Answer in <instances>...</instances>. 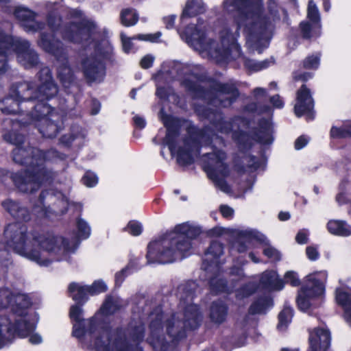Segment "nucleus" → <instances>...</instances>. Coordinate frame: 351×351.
<instances>
[{
    "mask_svg": "<svg viewBox=\"0 0 351 351\" xmlns=\"http://www.w3.org/2000/svg\"><path fill=\"white\" fill-rule=\"evenodd\" d=\"M205 10L206 8L202 0H189L181 16V23H185L187 18L202 14Z\"/></svg>",
    "mask_w": 351,
    "mask_h": 351,
    "instance_id": "32",
    "label": "nucleus"
},
{
    "mask_svg": "<svg viewBox=\"0 0 351 351\" xmlns=\"http://www.w3.org/2000/svg\"><path fill=\"white\" fill-rule=\"evenodd\" d=\"M220 211L222 215L226 218L232 217L234 213L233 209L227 206H221L220 207Z\"/></svg>",
    "mask_w": 351,
    "mask_h": 351,
    "instance_id": "55",
    "label": "nucleus"
},
{
    "mask_svg": "<svg viewBox=\"0 0 351 351\" xmlns=\"http://www.w3.org/2000/svg\"><path fill=\"white\" fill-rule=\"evenodd\" d=\"M306 254L308 258L313 261L317 260L319 257L317 249L313 246H308L306 247Z\"/></svg>",
    "mask_w": 351,
    "mask_h": 351,
    "instance_id": "49",
    "label": "nucleus"
},
{
    "mask_svg": "<svg viewBox=\"0 0 351 351\" xmlns=\"http://www.w3.org/2000/svg\"><path fill=\"white\" fill-rule=\"evenodd\" d=\"M12 52L16 53L18 62L25 68L34 66L38 62V56L30 48L27 40L5 35L0 30V74L7 70V59Z\"/></svg>",
    "mask_w": 351,
    "mask_h": 351,
    "instance_id": "14",
    "label": "nucleus"
},
{
    "mask_svg": "<svg viewBox=\"0 0 351 351\" xmlns=\"http://www.w3.org/2000/svg\"><path fill=\"white\" fill-rule=\"evenodd\" d=\"M31 305V302L28 295L21 293H13L12 295L11 310L12 311V319L16 323V319L23 321L28 316L36 315L33 312L27 313V308Z\"/></svg>",
    "mask_w": 351,
    "mask_h": 351,
    "instance_id": "25",
    "label": "nucleus"
},
{
    "mask_svg": "<svg viewBox=\"0 0 351 351\" xmlns=\"http://www.w3.org/2000/svg\"><path fill=\"white\" fill-rule=\"evenodd\" d=\"M137 260L131 261L130 263L120 271L115 274V284L120 286L123 282L125 278L130 274V270L134 268Z\"/></svg>",
    "mask_w": 351,
    "mask_h": 351,
    "instance_id": "42",
    "label": "nucleus"
},
{
    "mask_svg": "<svg viewBox=\"0 0 351 351\" xmlns=\"http://www.w3.org/2000/svg\"><path fill=\"white\" fill-rule=\"evenodd\" d=\"M231 274L238 276L239 278H241L244 275L243 269L240 267L232 268Z\"/></svg>",
    "mask_w": 351,
    "mask_h": 351,
    "instance_id": "59",
    "label": "nucleus"
},
{
    "mask_svg": "<svg viewBox=\"0 0 351 351\" xmlns=\"http://www.w3.org/2000/svg\"><path fill=\"white\" fill-rule=\"evenodd\" d=\"M308 138L306 136H301L298 137L295 142V148L298 150L302 149L306 145Z\"/></svg>",
    "mask_w": 351,
    "mask_h": 351,
    "instance_id": "53",
    "label": "nucleus"
},
{
    "mask_svg": "<svg viewBox=\"0 0 351 351\" xmlns=\"http://www.w3.org/2000/svg\"><path fill=\"white\" fill-rule=\"evenodd\" d=\"M128 231L134 236H138L142 232V226L138 221H130L127 226Z\"/></svg>",
    "mask_w": 351,
    "mask_h": 351,
    "instance_id": "47",
    "label": "nucleus"
},
{
    "mask_svg": "<svg viewBox=\"0 0 351 351\" xmlns=\"http://www.w3.org/2000/svg\"><path fill=\"white\" fill-rule=\"evenodd\" d=\"M246 110L247 111H252V112L256 111L257 110V105L255 103H252L246 107Z\"/></svg>",
    "mask_w": 351,
    "mask_h": 351,
    "instance_id": "63",
    "label": "nucleus"
},
{
    "mask_svg": "<svg viewBox=\"0 0 351 351\" xmlns=\"http://www.w3.org/2000/svg\"><path fill=\"white\" fill-rule=\"evenodd\" d=\"M99 110H100V104L97 101H93L91 114L93 115L97 114L99 112Z\"/></svg>",
    "mask_w": 351,
    "mask_h": 351,
    "instance_id": "58",
    "label": "nucleus"
},
{
    "mask_svg": "<svg viewBox=\"0 0 351 351\" xmlns=\"http://www.w3.org/2000/svg\"><path fill=\"white\" fill-rule=\"evenodd\" d=\"M326 228L335 236L347 237L351 235V226L343 220L330 219L326 224Z\"/></svg>",
    "mask_w": 351,
    "mask_h": 351,
    "instance_id": "31",
    "label": "nucleus"
},
{
    "mask_svg": "<svg viewBox=\"0 0 351 351\" xmlns=\"http://www.w3.org/2000/svg\"><path fill=\"white\" fill-rule=\"evenodd\" d=\"M271 306V299L269 297H263L259 298L251 305L250 313L252 314L264 313Z\"/></svg>",
    "mask_w": 351,
    "mask_h": 351,
    "instance_id": "36",
    "label": "nucleus"
},
{
    "mask_svg": "<svg viewBox=\"0 0 351 351\" xmlns=\"http://www.w3.org/2000/svg\"><path fill=\"white\" fill-rule=\"evenodd\" d=\"M243 162H246L248 167L254 170L260 168L261 166V162H259L255 157L251 156H245L243 157Z\"/></svg>",
    "mask_w": 351,
    "mask_h": 351,
    "instance_id": "48",
    "label": "nucleus"
},
{
    "mask_svg": "<svg viewBox=\"0 0 351 351\" xmlns=\"http://www.w3.org/2000/svg\"><path fill=\"white\" fill-rule=\"evenodd\" d=\"M69 207L81 212L82 205L80 203L69 202L66 195L61 191H55L53 189L42 191L38 204L34 207V212L40 217H52L53 215L64 214Z\"/></svg>",
    "mask_w": 351,
    "mask_h": 351,
    "instance_id": "16",
    "label": "nucleus"
},
{
    "mask_svg": "<svg viewBox=\"0 0 351 351\" xmlns=\"http://www.w3.org/2000/svg\"><path fill=\"white\" fill-rule=\"evenodd\" d=\"M199 66L197 65L175 62L162 64V69L153 76L156 82L157 96L160 98L166 97L167 93L162 86V84L169 83L176 79L188 90L192 92L195 97H206L204 90L199 84Z\"/></svg>",
    "mask_w": 351,
    "mask_h": 351,
    "instance_id": "11",
    "label": "nucleus"
},
{
    "mask_svg": "<svg viewBox=\"0 0 351 351\" xmlns=\"http://www.w3.org/2000/svg\"><path fill=\"white\" fill-rule=\"evenodd\" d=\"M2 206L16 219L23 221H28L30 219L29 210L18 202L7 199L2 202Z\"/></svg>",
    "mask_w": 351,
    "mask_h": 351,
    "instance_id": "29",
    "label": "nucleus"
},
{
    "mask_svg": "<svg viewBox=\"0 0 351 351\" xmlns=\"http://www.w3.org/2000/svg\"><path fill=\"white\" fill-rule=\"evenodd\" d=\"M14 14L21 22L22 26L27 32L42 31L45 28V24L35 21L36 14L26 8H16Z\"/></svg>",
    "mask_w": 351,
    "mask_h": 351,
    "instance_id": "26",
    "label": "nucleus"
},
{
    "mask_svg": "<svg viewBox=\"0 0 351 351\" xmlns=\"http://www.w3.org/2000/svg\"><path fill=\"white\" fill-rule=\"evenodd\" d=\"M308 230L306 229L300 230L295 237L296 241L300 244L306 243L308 241Z\"/></svg>",
    "mask_w": 351,
    "mask_h": 351,
    "instance_id": "50",
    "label": "nucleus"
},
{
    "mask_svg": "<svg viewBox=\"0 0 351 351\" xmlns=\"http://www.w3.org/2000/svg\"><path fill=\"white\" fill-rule=\"evenodd\" d=\"M285 281L293 287H298L300 285V281L298 274L293 271H287L285 275Z\"/></svg>",
    "mask_w": 351,
    "mask_h": 351,
    "instance_id": "46",
    "label": "nucleus"
},
{
    "mask_svg": "<svg viewBox=\"0 0 351 351\" xmlns=\"http://www.w3.org/2000/svg\"><path fill=\"white\" fill-rule=\"evenodd\" d=\"M223 9L228 13L236 12L231 27L223 26L215 41L206 32L205 26L198 23L190 25L179 33L182 40L203 57L217 62H228L241 57L237 43L239 31L252 51L261 53L269 47L275 29L281 21L287 22V12L276 0H223Z\"/></svg>",
    "mask_w": 351,
    "mask_h": 351,
    "instance_id": "1",
    "label": "nucleus"
},
{
    "mask_svg": "<svg viewBox=\"0 0 351 351\" xmlns=\"http://www.w3.org/2000/svg\"><path fill=\"white\" fill-rule=\"evenodd\" d=\"M82 304L77 302L71 306L69 316L73 324V335L80 339L82 343L88 348L97 351H125L114 349L108 346L106 341L101 340V331L98 330L101 323L99 320V313H96L88 319L83 318Z\"/></svg>",
    "mask_w": 351,
    "mask_h": 351,
    "instance_id": "13",
    "label": "nucleus"
},
{
    "mask_svg": "<svg viewBox=\"0 0 351 351\" xmlns=\"http://www.w3.org/2000/svg\"><path fill=\"white\" fill-rule=\"evenodd\" d=\"M162 110L160 111V118L167 128V134L163 141V144L168 146L172 156L177 154L178 162L189 165L193 162V150L195 149L198 151L199 145H203L209 143H214L213 147H215L217 142L223 144L218 135L210 131V128H205L200 132L198 142L193 141L190 145L189 141H185L184 145L188 150L184 151L181 149H177L176 139L178 136V130L171 124V119L162 114ZM226 155L225 152L213 147V152L206 153L202 156L203 167L206 172L208 178L213 181L215 186L221 191L228 193L230 192V187L227 184L225 178L229 174V167L226 162Z\"/></svg>",
    "mask_w": 351,
    "mask_h": 351,
    "instance_id": "5",
    "label": "nucleus"
},
{
    "mask_svg": "<svg viewBox=\"0 0 351 351\" xmlns=\"http://www.w3.org/2000/svg\"><path fill=\"white\" fill-rule=\"evenodd\" d=\"M278 217L281 221H286L289 219L290 215L289 213L281 212L279 213Z\"/></svg>",
    "mask_w": 351,
    "mask_h": 351,
    "instance_id": "61",
    "label": "nucleus"
},
{
    "mask_svg": "<svg viewBox=\"0 0 351 351\" xmlns=\"http://www.w3.org/2000/svg\"><path fill=\"white\" fill-rule=\"evenodd\" d=\"M121 23L125 27L134 25L138 21V15L134 10L124 9L120 14Z\"/></svg>",
    "mask_w": 351,
    "mask_h": 351,
    "instance_id": "37",
    "label": "nucleus"
},
{
    "mask_svg": "<svg viewBox=\"0 0 351 351\" xmlns=\"http://www.w3.org/2000/svg\"><path fill=\"white\" fill-rule=\"evenodd\" d=\"M39 77L41 82L40 92H43L37 101L40 106L34 108L31 114H27V119L22 118L19 121L25 125L34 123L43 136L53 138L62 130V117L56 110L46 105L45 101L56 95L58 87L52 79L49 68H43L39 72Z\"/></svg>",
    "mask_w": 351,
    "mask_h": 351,
    "instance_id": "9",
    "label": "nucleus"
},
{
    "mask_svg": "<svg viewBox=\"0 0 351 351\" xmlns=\"http://www.w3.org/2000/svg\"><path fill=\"white\" fill-rule=\"evenodd\" d=\"M176 20V16L171 15L164 18V23L168 29L172 28Z\"/></svg>",
    "mask_w": 351,
    "mask_h": 351,
    "instance_id": "57",
    "label": "nucleus"
},
{
    "mask_svg": "<svg viewBox=\"0 0 351 351\" xmlns=\"http://www.w3.org/2000/svg\"><path fill=\"white\" fill-rule=\"evenodd\" d=\"M154 59L152 55L147 54L141 59L140 64L143 69H149L152 66Z\"/></svg>",
    "mask_w": 351,
    "mask_h": 351,
    "instance_id": "51",
    "label": "nucleus"
},
{
    "mask_svg": "<svg viewBox=\"0 0 351 351\" xmlns=\"http://www.w3.org/2000/svg\"><path fill=\"white\" fill-rule=\"evenodd\" d=\"M227 311V306L223 302H213L210 306V318L215 324H221L226 318Z\"/></svg>",
    "mask_w": 351,
    "mask_h": 351,
    "instance_id": "34",
    "label": "nucleus"
},
{
    "mask_svg": "<svg viewBox=\"0 0 351 351\" xmlns=\"http://www.w3.org/2000/svg\"><path fill=\"white\" fill-rule=\"evenodd\" d=\"M201 233L199 227L183 223L177 225L148 245L147 254L149 263H170L191 254V240Z\"/></svg>",
    "mask_w": 351,
    "mask_h": 351,
    "instance_id": "7",
    "label": "nucleus"
},
{
    "mask_svg": "<svg viewBox=\"0 0 351 351\" xmlns=\"http://www.w3.org/2000/svg\"><path fill=\"white\" fill-rule=\"evenodd\" d=\"M270 101L276 108H280L283 107L284 103L278 95L271 97Z\"/></svg>",
    "mask_w": 351,
    "mask_h": 351,
    "instance_id": "56",
    "label": "nucleus"
},
{
    "mask_svg": "<svg viewBox=\"0 0 351 351\" xmlns=\"http://www.w3.org/2000/svg\"><path fill=\"white\" fill-rule=\"evenodd\" d=\"M330 332L327 328L318 327L309 330L308 351H326L330 345Z\"/></svg>",
    "mask_w": 351,
    "mask_h": 351,
    "instance_id": "24",
    "label": "nucleus"
},
{
    "mask_svg": "<svg viewBox=\"0 0 351 351\" xmlns=\"http://www.w3.org/2000/svg\"><path fill=\"white\" fill-rule=\"evenodd\" d=\"M133 121L135 126L139 129H143L146 125L145 119L143 117H141L138 114L135 115L133 117Z\"/></svg>",
    "mask_w": 351,
    "mask_h": 351,
    "instance_id": "54",
    "label": "nucleus"
},
{
    "mask_svg": "<svg viewBox=\"0 0 351 351\" xmlns=\"http://www.w3.org/2000/svg\"><path fill=\"white\" fill-rule=\"evenodd\" d=\"M77 239L71 241L58 236H43L25 224L13 223L4 231V243L7 248L40 266H48L54 261H69V254L75 252L80 241L86 239L91 228L86 221L81 217L76 220Z\"/></svg>",
    "mask_w": 351,
    "mask_h": 351,
    "instance_id": "3",
    "label": "nucleus"
},
{
    "mask_svg": "<svg viewBox=\"0 0 351 351\" xmlns=\"http://www.w3.org/2000/svg\"><path fill=\"white\" fill-rule=\"evenodd\" d=\"M223 250V245L218 241H213L206 252L202 263V269L209 276V284L212 291L215 293L230 292L226 281L219 278L221 272L219 258Z\"/></svg>",
    "mask_w": 351,
    "mask_h": 351,
    "instance_id": "17",
    "label": "nucleus"
},
{
    "mask_svg": "<svg viewBox=\"0 0 351 351\" xmlns=\"http://www.w3.org/2000/svg\"><path fill=\"white\" fill-rule=\"evenodd\" d=\"M313 77V73L310 72L299 73L295 72L293 73V78L296 81L306 82Z\"/></svg>",
    "mask_w": 351,
    "mask_h": 351,
    "instance_id": "52",
    "label": "nucleus"
},
{
    "mask_svg": "<svg viewBox=\"0 0 351 351\" xmlns=\"http://www.w3.org/2000/svg\"><path fill=\"white\" fill-rule=\"evenodd\" d=\"M16 322L12 324L11 318L0 315V348L15 335Z\"/></svg>",
    "mask_w": 351,
    "mask_h": 351,
    "instance_id": "30",
    "label": "nucleus"
},
{
    "mask_svg": "<svg viewBox=\"0 0 351 351\" xmlns=\"http://www.w3.org/2000/svg\"><path fill=\"white\" fill-rule=\"evenodd\" d=\"M12 291L7 288L0 289V312L12 304Z\"/></svg>",
    "mask_w": 351,
    "mask_h": 351,
    "instance_id": "41",
    "label": "nucleus"
},
{
    "mask_svg": "<svg viewBox=\"0 0 351 351\" xmlns=\"http://www.w3.org/2000/svg\"><path fill=\"white\" fill-rule=\"evenodd\" d=\"M274 60L273 58L264 60L262 61H256L251 59L244 60V64L246 68L252 71H259L267 69L273 65Z\"/></svg>",
    "mask_w": 351,
    "mask_h": 351,
    "instance_id": "38",
    "label": "nucleus"
},
{
    "mask_svg": "<svg viewBox=\"0 0 351 351\" xmlns=\"http://www.w3.org/2000/svg\"><path fill=\"white\" fill-rule=\"evenodd\" d=\"M160 36L161 33L160 32L149 34H139L136 37L133 38L127 37L123 33L121 34V39L122 41L123 49L125 53H130V51H132V39L138 38L141 40L157 42Z\"/></svg>",
    "mask_w": 351,
    "mask_h": 351,
    "instance_id": "33",
    "label": "nucleus"
},
{
    "mask_svg": "<svg viewBox=\"0 0 351 351\" xmlns=\"http://www.w3.org/2000/svg\"><path fill=\"white\" fill-rule=\"evenodd\" d=\"M330 136L335 138H343L351 136V125H344L341 127H332Z\"/></svg>",
    "mask_w": 351,
    "mask_h": 351,
    "instance_id": "40",
    "label": "nucleus"
},
{
    "mask_svg": "<svg viewBox=\"0 0 351 351\" xmlns=\"http://www.w3.org/2000/svg\"><path fill=\"white\" fill-rule=\"evenodd\" d=\"M8 256H9V254H8V249L3 250H0V260H2V261L8 260Z\"/></svg>",
    "mask_w": 351,
    "mask_h": 351,
    "instance_id": "60",
    "label": "nucleus"
},
{
    "mask_svg": "<svg viewBox=\"0 0 351 351\" xmlns=\"http://www.w3.org/2000/svg\"><path fill=\"white\" fill-rule=\"evenodd\" d=\"M38 321L37 315L28 316L23 321L16 319L15 334L21 337H28L32 344H39L43 341L42 337L36 332H34Z\"/></svg>",
    "mask_w": 351,
    "mask_h": 351,
    "instance_id": "23",
    "label": "nucleus"
},
{
    "mask_svg": "<svg viewBox=\"0 0 351 351\" xmlns=\"http://www.w3.org/2000/svg\"><path fill=\"white\" fill-rule=\"evenodd\" d=\"M215 97L210 101V105L230 106L239 95L238 90L233 84L217 83L214 86Z\"/></svg>",
    "mask_w": 351,
    "mask_h": 351,
    "instance_id": "21",
    "label": "nucleus"
},
{
    "mask_svg": "<svg viewBox=\"0 0 351 351\" xmlns=\"http://www.w3.org/2000/svg\"><path fill=\"white\" fill-rule=\"evenodd\" d=\"M293 315V309L290 306H285L278 315V324L277 328L280 331H284L286 330L289 324L291 321Z\"/></svg>",
    "mask_w": 351,
    "mask_h": 351,
    "instance_id": "39",
    "label": "nucleus"
},
{
    "mask_svg": "<svg viewBox=\"0 0 351 351\" xmlns=\"http://www.w3.org/2000/svg\"><path fill=\"white\" fill-rule=\"evenodd\" d=\"M49 11L47 26L51 31V36L40 33L38 45L45 51L55 57L58 63V77L64 88H69L74 82L73 73L68 63L67 48L58 40L55 39L60 34L62 38L73 43L87 42L93 45L95 52L99 54L89 56L82 62L84 77L89 82H102L106 76V66L103 58H107L113 51L109 38L110 33L106 28H100L97 23L84 16V13L77 9L70 10L72 21L62 26L60 12L66 10L62 1L49 2L47 5Z\"/></svg>",
    "mask_w": 351,
    "mask_h": 351,
    "instance_id": "2",
    "label": "nucleus"
},
{
    "mask_svg": "<svg viewBox=\"0 0 351 351\" xmlns=\"http://www.w3.org/2000/svg\"><path fill=\"white\" fill-rule=\"evenodd\" d=\"M259 285L269 291H280L284 288V282L275 271L267 270L261 274Z\"/></svg>",
    "mask_w": 351,
    "mask_h": 351,
    "instance_id": "28",
    "label": "nucleus"
},
{
    "mask_svg": "<svg viewBox=\"0 0 351 351\" xmlns=\"http://www.w3.org/2000/svg\"><path fill=\"white\" fill-rule=\"evenodd\" d=\"M327 277L326 271H316L306 276L296 298L297 306L301 311L311 314L320 306Z\"/></svg>",
    "mask_w": 351,
    "mask_h": 351,
    "instance_id": "15",
    "label": "nucleus"
},
{
    "mask_svg": "<svg viewBox=\"0 0 351 351\" xmlns=\"http://www.w3.org/2000/svg\"><path fill=\"white\" fill-rule=\"evenodd\" d=\"M256 289V287L253 283H249L236 291V297L238 300H242L253 293Z\"/></svg>",
    "mask_w": 351,
    "mask_h": 351,
    "instance_id": "43",
    "label": "nucleus"
},
{
    "mask_svg": "<svg viewBox=\"0 0 351 351\" xmlns=\"http://www.w3.org/2000/svg\"><path fill=\"white\" fill-rule=\"evenodd\" d=\"M82 182L88 187H93L98 182L97 176L91 171H87L82 178Z\"/></svg>",
    "mask_w": 351,
    "mask_h": 351,
    "instance_id": "45",
    "label": "nucleus"
},
{
    "mask_svg": "<svg viewBox=\"0 0 351 351\" xmlns=\"http://www.w3.org/2000/svg\"><path fill=\"white\" fill-rule=\"evenodd\" d=\"M3 138L7 142L16 145L12 152L14 161L27 167L25 171L13 175V181L19 190L23 193H33L42 184L52 182L56 173L47 169L45 162L58 158L62 160L63 155L54 149L44 153L34 147L21 146L24 137L14 132L5 134Z\"/></svg>",
    "mask_w": 351,
    "mask_h": 351,
    "instance_id": "6",
    "label": "nucleus"
},
{
    "mask_svg": "<svg viewBox=\"0 0 351 351\" xmlns=\"http://www.w3.org/2000/svg\"><path fill=\"white\" fill-rule=\"evenodd\" d=\"M310 22L302 21L300 24V32L304 38H312L320 35L321 25L319 10L313 0H310L307 9Z\"/></svg>",
    "mask_w": 351,
    "mask_h": 351,
    "instance_id": "20",
    "label": "nucleus"
},
{
    "mask_svg": "<svg viewBox=\"0 0 351 351\" xmlns=\"http://www.w3.org/2000/svg\"><path fill=\"white\" fill-rule=\"evenodd\" d=\"M86 136V132L79 126H74L71 130L69 136L64 135L61 138V142L66 145H70L75 143L76 145H80Z\"/></svg>",
    "mask_w": 351,
    "mask_h": 351,
    "instance_id": "35",
    "label": "nucleus"
},
{
    "mask_svg": "<svg viewBox=\"0 0 351 351\" xmlns=\"http://www.w3.org/2000/svg\"><path fill=\"white\" fill-rule=\"evenodd\" d=\"M205 117L210 120L211 125L219 132L228 134L232 131V138L237 142L241 152L252 146V138L242 130L247 123L240 117L231 121H225L222 119L220 112L208 109L205 112ZM273 126L269 119H262L258 128L254 132L253 139L263 145H270L274 141Z\"/></svg>",
    "mask_w": 351,
    "mask_h": 351,
    "instance_id": "10",
    "label": "nucleus"
},
{
    "mask_svg": "<svg viewBox=\"0 0 351 351\" xmlns=\"http://www.w3.org/2000/svg\"><path fill=\"white\" fill-rule=\"evenodd\" d=\"M313 107L314 103L310 90L305 85H302L297 92L295 114L297 117L305 115L307 120H312L314 118Z\"/></svg>",
    "mask_w": 351,
    "mask_h": 351,
    "instance_id": "22",
    "label": "nucleus"
},
{
    "mask_svg": "<svg viewBox=\"0 0 351 351\" xmlns=\"http://www.w3.org/2000/svg\"><path fill=\"white\" fill-rule=\"evenodd\" d=\"M106 284L101 280L94 281L91 285L72 282L69 286V291L72 299L82 304L88 300L89 295H95L107 290Z\"/></svg>",
    "mask_w": 351,
    "mask_h": 351,
    "instance_id": "19",
    "label": "nucleus"
},
{
    "mask_svg": "<svg viewBox=\"0 0 351 351\" xmlns=\"http://www.w3.org/2000/svg\"><path fill=\"white\" fill-rule=\"evenodd\" d=\"M236 241L234 243V247L239 252H244L256 241L263 245V254L267 258L274 261L280 260V252L272 247L267 238L261 232L251 228L237 229L234 232Z\"/></svg>",
    "mask_w": 351,
    "mask_h": 351,
    "instance_id": "18",
    "label": "nucleus"
},
{
    "mask_svg": "<svg viewBox=\"0 0 351 351\" xmlns=\"http://www.w3.org/2000/svg\"><path fill=\"white\" fill-rule=\"evenodd\" d=\"M320 56L318 53L306 57L303 61V66L307 69H317L319 65Z\"/></svg>",
    "mask_w": 351,
    "mask_h": 351,
    "instance_id": "44",
    "label": "nucleus"
},
{
    "mask_svg": "<svg viewBox=\"0 0 351 351\" xmlns=\"http://www.w3.org/2000/svg\"><path fill=\"white\" fill-rule=\"evenodd\" d=\"M335 299L339 305L343 309V318L351 326V288L340 287L336 289Z\"/></svg>",
    "mask_w": 351,
    "mask_h": 351,
    "instance_id": "27",
    "label": "nucleus"
},
{
    "mask_svg": "<svg viewBox=\"0 0 351 351\" xmlns=\"http://www.w3.org/2000/svg\"><path fill=\"white\" fill-rule=\"evenodd\" d=\"M336 199L339 204H343L345 202L344 195L341 194V193L337 195Z\"/></svg>",
    "mask_w": 351,
    "mask_h": 351,
    "instance_id": "64",
    "label": "nucleus"
},
{
    "mask_svg": "<svg viewBox=\"0 0 351 351\" xmlns=\"http://www.w3.org/2000/svg\"><path fill=\"white\" fill-rule=\"evenodd\" d=\"M195 287L194 282L179 287L180 295L177 311L164 313L158 306L149 313L147 341L155 351H171L176 343L186 337L189 331L200 325L202 315L192 302Z\"/></svg>",
    "mask_w": 351,
    "mask_h": 351,
    "instance_id": "4",
    "label": "nucleus"
},
{
    "mask_svg": "<svg viewBox=\"0 0 351 351\" xmlns=\"http://www.w3.org/2000/svg\"><path fill=\"white\" fill-rule=\"evenodd\" d=\"M39 79V85L34 82H24L13 85L9 95L0 101V110L5 114L20 113L19 119L16 121L20 125H25L19 120L27 119V114H31L34 109L40 106L37 101L41 98L43 92H40L41 82Z\"/></svg>",
    "mask_w": 351,
    "mask_h": 351,
    "instance_id": "12",
    "label": "nucleus"
},
{
    "mask_svg": "<svg viewBox=\"0 0 351 351\" xmlns=\"http://www.w3.org/2000/svg\"><path fill=\"white\" fill-rule=\"evenodd\" d=\"M121 306V300L118 297L108 296L99 312L101 325V340L106 341L108 346L114 349L125 351H143L139 344L145 336V328L141 319H133L127 328H117L112 331L104 316L114 313Z\"/></svg>",
    "mask_w": 351,
    "mask_h": 351,
    "instance_id": "8",
    "label": "nucleus"
},
{
    "mask_svg": "<svg viewBox=\"0 0 351 351\" xmlns=\"http://www.w3.org/2000/svg\"><path fill=\"white\" fill-rule=\"evenodd\" d=\"M331 5L330 0H323V8L326 12H328L330 9Z\"/></svg>",
    "mask_w": 351,
    "mask_h": 351,
    "instance_id": "62",
    "label": "nucleus"
}]
</instances>
